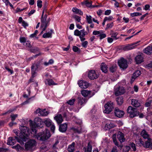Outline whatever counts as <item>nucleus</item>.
Wrapping results in <instances>:
<instances>
[{"label": "nucleus", "mask_w": 152, "mask_h": 152, "mask_svg": "<svg viewBox=\"0 0 152 152\" xmlns=\"http://www.w3.org/2000/svg\"><path fill=\"white\" fill-rule=\"evenodd\" d=\"M20 130L19 137L22 140L26 142L29 134V128L25 126H21L20 127Z\"/></svg>", "instance_id": "nucleus-1"}, {"label": "nucleus", "mask_w": 152, "mask_h": 152, "mask_svg": "<svg viewBox=\"0 0 152 152\" xmlns=\"http://www.w3.org/2000/svg\"><path fill=\"white\" fill-rule=\"evenodd\" d=\"M50 136L49 131L47 129L45 132H40L36 136L37 139L40 140L45 141L48 139Z\"/></svg>", "instance_id": "nucleus-2"}, {"label": "nucleus", "mask_w": 152, "mask_h": 152, "mask_svg": "<svg viewBox=\"0 0 152 152\" xmlns=\"http://www.w3.org/2000/svg\"><path fill=\"white\" fill-rule=\"evenodd\" d=\"M88 32L85 31L84 29L79 31L77 29L74 31V35L77 36H79L81 41H83L86 39L84 38L85 36L88 34Z\"/></svg>", "instance_id": "nucleus-3"}, {"label": "nucleus", "mask_w": 152, "mask_h": 152, "mask_svg": "<svg viewBox=\"0 0 152 152\" xmlns=\"http://www.w3.org/2000/svg\"><path fill=\"white\" fill-rule=\"evenodd\" d=\"M127 111V113L129 114V117L131 118H134L139 115V112L137 111V109L131 106L128 107Z\"/></svg>", "instance_id": "nucleus-4"}, {"label": "nucleus", "mask_w": 152, "mask_h": 152, "mask_svg": "<svg viewBox=\"0 0 152 152\" xmlns=\"http://www.w3.org/2000/svg\"><path fill=\"white\" fill-rule=\"evenodd\" d=\"M105 109L104 112L107 114H109L111 112L114 108L113 102L111 101L108 102L104 105Z\"/></svg>", "instance_id": "nucleus-5"}, {"label": "nucleus", "mask_w": 152, "mask_h": 152, "mask_svg": "<svg viewBox=\"0 0 152 152\" xmlns=\"http://www.w3.org/2000/svg\"><path fill=\"white\" fill-rule=\"evenodd\" d=\"M118 64L120 68L123 69H126L128 67L127 61L123 58L118 61Z\"/></svg>", "instance_id": "nucleus-6"}, {"label": "nucleus", "mask_w": 152, "mask_h": 152, "mask_svg": "<svg viewBox=\"0 0 152 152\" xmlns=\"http://www.w3.org/2000/svg\"><path fill=\"white\" fill-rule=\"evenodd\" d=\"M99 75L98 73L94 70H91L89 71L88 74V77L91 80H94L97 78Z\"/></svg>", "instance_id": "nucleus-7"}, {"label": "nucleus", "mask_w": 152, "mask_h": 152, "mask_svg": "<svg viewBox=\"0 0 152 152\" xmlns=\"http://www.w3.org/2000/svg\"><path fill=\"white\" fill-rule=\"evenodd\" d=\"M36 142L34 140H31L25 144V146L26 149L27 150H30L33 147L35 146Z\"/></svg>", "instance_id": "nucleus-8"}, {"label": "nucleus", "mask_w": 152, "mask_h": 152, "mask_svg": "<svg viewBox=\"0 0 152 152\" xmlns=\"http://www.w3.org/2000/svg\"><path fill=\"white\" fill-rule=\"evenodd\" d=\"M139 41L135 42V43L128 44L123 45L122 47V49L125 51L129 50L134 48L136 45L137 44Z\"/></svg>", "instance_id": "nucleus-9"}, {"label": "nucleus", "mask_w": 152, "mask_h": 152, "mask_svg": "<svg viewBox=\"0 0 152 152\" xmlns=\"http://www.w3.org/2000/svg\"><path fill=\"white\" fill-rule=\"evenodd\" d=\"M42 64V61L39 60L35 61L31 66V69L37 71L40 67Z\"/></svg>", "instance_id": "nucleus-10"}, {"label": "nucleus", "mask_w": 152, "mask_h": 152, "mask_svg": "<svg viewBox=\"0 0 152 152\" xmlns=\"http://www.w3.org/2000/svg\"><path fill=\"white\" fill-rule=\"evenodd\" d=\"M14 138L15 139H14L13 137H9L8 138V140L7 141V144L9 145H13L15 144V139L18 140V141L21 144H22V142H21L19 140L18 138L17 137H15ZM22 143L23 144V142H22Z\"/></svg>", "instance_id": "nucleus-11"}, {"label": "nucleus", "mask_w": 152, "mask_h": 152, "mask_svg": "<svg viewBox=\"0 0 152 152\" xmlns=\"http://www.w3.org/2000/svg\"><path fill=\"white\" fill-rule=\"evenodd\" d=\"M50 19L49 18L48 20H46L45 19H41V27L43 28V31L45 30L48 24L50 22Z\"/></svg>", "instance_id": "nucleus-12"}, {"label": "nucleus", "mask_w": 152, "mask_h": 152, "mask_svg": "<svg viewBox=\"0 0 152 152\" xmlns=\"http://www.w3.org/2000/svg\"><path fill=\"white\" fill-rule=\"evenodd\" d=\"M125 92L124 88L123 87H119L115 90V94L116 96L121 95Z\"/></svg>", "instance_id": "nucleus-13"}, {"label": "nucleus", "mask_w": 152, "mask_h": 152, "mask_svg": "<svg viewBox=\"0 0 152 152\" xmlns=\"http://www.w3.org/2000/svg\"><path fill=\"white\" fill-rule=\"evenodd\" d=\"M114 113L115 115L119 118L122 117L124 114V112L123 111L120 110L117 108H115Z\"/></svg>", "instance_id": "nucleus-14"}, {"label": "nucleus", "mask_w": 152, "mask_h": 152, "mask_svg": "<svg viewBox=\"0 0 152 152\" xmlns=\"http://www.w3.org/2000/svg\"><path fill=\"white\" fill-rule=\"evenodd\" d=\"M77 101L78 104L81 106L80 107V109L82 107V105L86 102L87 99L85 97H79L77 98Z\"/></svg>", "instance_id": "nucleus-15"}, {"label": "nucleus", "mask_w": 152, "mask_h": 152, "mask_svg": "<svg viewBox=\"0 0 152 152\" xmlns=\"http://www.w3.org/2000/svg\"><path fill=\"white\" fill-rule=\"evenodd\" d=\"M79 86L82 88H86L88 87V83L85 81L80 80L78 82Z\"/></svg>", "instance_id": "nucleus-16"}, {"label": "nucleus", "mask_w": 152, "mask_h": 152, "mask_svg": "<svg viewBox=\"0 0 152 152\" xmlns=\"http://www.w3.org/2000/svg\"><path fill=\"white\" fill-rule=\"evenodd\" d=\"M135 60L137 64L141 63L143 61V54L141 53L140 54L137 56L135 58Z\"/></svg>", "instance_id": "nucleus-17"}, {"label": "nucleus", "mask_w": 152, "mask_h": 152, "mask_svg": "<svg viewBox=\"0 0 152 152\" xmlns=\"http://www.w3.org/2000/svg\"><path fill=\"white\" fill-rule=\"evenodd\" d=\"M91 91H88L86 90L83 89L81 91V94L85 97L87 96H88L89 98L91 96Z\"/></svg>", "instance_id": "nucleus-18"}, {"label": "nucleus", "mask_w": 152, "mask_h": 152, "mask_svg": "<svg viewBox=\"0 0 152 152\" xmlns=\"http://www.w3.org/2000/svg\"><path fill=\"white\" fill-rule=\"evenodd\" d=\"M117 136L118 140L121 143L124 142L125 139L124 135L122 133L120 132H118Z\"/></svg>", "instance_id": "nucleus-19"}, {"label": "nucleus", "mask_w": 152, "mask_h": 152, "mask_svg": "<svg viewBox=\"0 0 152 152\" xmlns=\"http://www.w3.org/2000/svg\"><path fill=\"white\" fill-rule=\"evenodd\" d=\"M143 51L147 55L152 54V45L148 46L143 50Z\"/></svg>", "instance_id": "nucleus-20"}, {"label": "nucleus", "mask_w": 152, "mask_h": 152, "mask_svg": "<svg viewBox=\"0 0 152 152\" xmlns=\"http://www.w3.org/2000/svg\"><path fill=\"white\" fill-rule=\"evenodd\" d=\"M43 123V122L42 119L40 118H36L35 119V123L37 127H42Z\"/></svg>", "instance_id": "nucleus-21"}, {"label": "nucleus", "mask_w": 152, "mask_h": 152, "mask_svg": "<svg viewBox=\"0 0 152 152\" xmlns=\"http://www.w3.org/2000/svg\"><path fill=\"white\" fill-rule=\"evenodd\" d=\"M131 104L134 107H139L140 106V103L137 99H132L131 100Z\"/></svg>", "instance_id": "nucleus-22"}, {"label": "nucleus", "mask_w": 152, "mask_h": 152, "mask_svg": "<svg viewBox=\"0 0 152 152\" xmlns=\"http://www.w3.org/2000/svg\"><path fill=\"white\" fill-rule=\"evenodd\" d=\"M141 74V72L140 70H138L135 71L133 74L131 79V82H133L135 79L140 76Z\"/></svg>", "instance_id": "nucleus-23"}, {"label": "nucleus", "mask_w": 152, "mask_h": 152, "mask_svg": "<svg viewBox=\"0 0 152 152\" xmlns=\"http://www.w3.org/2000/svg\"><path fill=\"white\" fill-rule=\"evenodd\" d=\"M54 119L58 124L61 123L63 121L62 117L61 114H58L54 117Z\"/></svg>", "instance_id": "nucleus-24"}, {"label": "nucleus", "mask_w": 152, "mask_h": 152, "mask_svg": "<svg viewBox=\"0 0 152 152\" xmlns=\"http://www.w3.org/2000/svg\"><path fill=\"white\" fill-rule=\"evenodd\" d=\"M67 124L66 123L60 125L59 128V131L62 132H64L67 129Z\"/></svg>", "instance_id": "nucleus-25"}, {"label": "nucleus", "mask_w": 152, "mask_h": 152, "mask_svg": "<svg viewBox=\"0 0 152 152\" xmlns=\"http://www.w3.org/2000/svg\"><path fill=\"white\" fill-rule=\"evenodd\" d=\"M140 135L141 136L145 139H148L150 138L149 134L144 129L141 132Z\"/></svg>", "instance_id": "nucleus-26"}, {"label": "nucleus", "mask_w": 152, "mask_h": 152, "mask_svg": "<svg viewBox=\"0 0 152 152\" xmlns=\"http://www.w3.org/2000/svg\"><path fill=\"white\" fill-rule=\"evenodd\" d=\"M108 66L107 65L104 63H102L101 65V69L103 72L107 73L108 71Z\"/></svg>", "instance_id": "nucleus-27"}, {"label": "nucleus", "mask_w": 152, "mask_h": 152, "mask_svg": "<svg viewBox=\"0 0 152 152\" xmlns=\"http://www.w3.org/2000/svg\"><path fill=\"white\" fill-rule=\"evenodd\" d=\"M75 143L73 142L72 144L69 145L68 147L67 150L69 152H73L75 150Z\"/></svg>", "instance_id": "nucleus-28"}, {"label": "nucleus", "mask_w": 152, "mask_h": 152, "mask_svg": "<svg viewBox=\"0 0 152 152\" xmlns=\"http://www.w3.org/2000/svg\"><path fill=\"white\" fill-rule=\"evenodd\" d=\"M45 84H48L49 86L56 85V84L51 79H48L45 80Z\"/></svg>", "instance_id": "nucleus-29"}, {"label": "nucleus", "mask_w": 152, "mask_h": 152, "mask_svg": "<svg viewBox=\"0 0 152 152\" xmlns=\"http://www.w3.org/2000/svg\"><path fill=\"white\" fill-rule=\"evenodd\" d=\"M92 149V145L90 142H89L88 143L87 148L84 147L83 148V150L85 152H91Z\"/></svg>", "instance_id": "nucleus-30"}, {"label": "nucleus", "mask_w": 152, "mask_h": 152, "mask_svg": "<svg viewBox=\"0 0 152 152\" xmlns=\"http://www.w3.org/2000/svg\"><path fill=\"white\" fill-rule=\"evenodd\" d=\"M116 135L115 134H114L112 136L113 137V140L114 143L115 145L117 146L118 147H122V146L120 145H119L118 143V142L117 141L116 138Z\"/></svg>", "instance_id": "nucleus-31"}, {"label": "nucleus", "mask_w": 152, "mask_h": 152, "mask_svg": "<svg viewBox=\"0 0 152 152\" xmlns=\"http://www.w3.org/2000/svg\"><path fill=\"white\" fill-rule=\"evenodd\" d=\"M43 123L47 127H49L52 124V121L49 119H46L43 121Z\"/></svg>", "instance_id": "nucleus-32"}, {"label": "nucleus", "mask_w": 152, "mask_h": 152, "mask_svg": "<svg viewBox=\"0 0 152 152\" xmlns=\"http://www.w3.org/2000/svg\"><path fill=\"white\" fill-rule=\"evenodd\" d=\"M73 12H75L77 14H79L81 15H83V13L82 11L76 7L73 8L72 9Z\"/></svg>", "instance_id": "nucleus-33"}, {"label": "nucleus", "mask_w": 152, "mask_h": 152, "mask_svg": "<svg viewBox=\"0 0 152 152\" xmlns=\"http://www.w3.org/2000/svg\"><path fill=\"white\" fill-rule=\"evenodd\" d=\"M115 126V124L111 122L107 123L105 127H107L108 129H110L112 128H113Z\"/></svg>", "instance_id": "nucleus-34"}, {"label": "nucleus", "mask_w": 152, "mask_h": 152, "mask_svg": "<svg viewBox=\"0 0 152 152\" xmlns=\"http://www.w3.org/2000/svg\"><path fill=\"white\" fill-rule=\"evenodd\" d=\"M147 139L148 140L146 141L145 144L144 143L143 145V146L146 148H149V146H150L151 139L149 138Z\"/></svg>", "instance_id": "nucleus-35"}, {"label": "nucleus", "mask_w": 152, "mask_h": 152, "mask_svg": "<svg viewBox=\"0 0 152 152\" xmlns=\"http://www.w3.org/2000/svg\"><path fill=\"white\" fill-rule=\"evenodd\" d=\"M49 113V112L48 111H46V109L42 110L41 113V116H47Z\"/></svg>", "instance_id": "nucleus-36"}, {"label": "nucleus", "mask_w": 152, "mask_h": 152, "mask_svg": "<svg viewBox=\"0 0 152 152\" xmlns=\"http://www.w3.org/2000/svg\"><path fill=\"white\" fill-rule=\"evenodd\" d=\"M116 101L118 104L121 105L123 102V98L122 97H118L116 99Z\"/></svg>", "instance_id": "nucleus-37"}, {"label": "nucleus", "mask_w": 152, "mask_h": 152, "mask_svg": "<svg viewBox=\"0 0 152 152\" xmlns=\"http://www.w3.org/2000/svg\"><path fill=\"white\" fill-rule=\"evenodd\" d=\"M118 34V33L117 32H112V33L111 34V37H112L114 40H116L118 39V38L117 37Z\"/></svg>", "instance_id": "nucleus-38"}, {"label": "nucleus", "mask_w": 152, "mask_h": 152, "mask_svg": "<svg viewBox=\"0 0 152 152\" xmlns=\"http://www.w3.org/2000/svg\"><path fill=\"white\" fill-rule=\"evenodd\" d=\"M86 19L87 22L88 23H91V22H92V17L91 15H86Z\"/></svg>", "instance_id": "nucleus-39"}, {"label": "nucleus", "mask_w": 152, "mask_h": 152, "mask_svg": "<svg viewBox=\"0 0 152 152\" xmlns=\"http://www.w3.org/2000/svg\"><path fill=\"white\" fill-rule=\"evenodd\" d=\"M136 144L140 146H143L144 143L141 138H140L136 140Z\"/></svg>", "instance_id": "nucleus-40"}, {"label": "nucleus", "mask_w": 152, "mask_h": 152, "mask_svg": "<svg viewBox=\"0 0 152 152\" xmlns=\"http://www.w3.org/2000/svg\"><path fill=\"white\" fill-rule=\"evenodd\" d=\"M76 99L75 98L69 100L66 102V103L70 105H72L74 104V102L75 101Z\"/></svg>", "instance_id": "nucleus-41"}, {"label": "nucleus", "mask_w": 152, "mask_h": 152, "mask_svg": "<svg viewBox=\"0 0 152 152\" xmlns=\"http://www.w3.org/2000/svg\"><path fill=\"white\" fill-rule=\"evenodd\" d=\"M52 35L51 33L49 32L44 33L42 36L44 38L51 37Z\"/></svg>", "instance_id": "nucleus-42"}, {"label": "nucleus", "mask_w": 152, "mask_h": 152, "mask_svg": "<svg viewBox=\"0 0 152 152\" xmlns=\"http://www.w3.org/2000/svg\"><path fill=\"white\" fill-rule=\"evenodd\" d=\"M18 116V114H12L10 115V118H11V121H13L16 118H17Z\"/></svg>", "instance_id": "nucleus-43"}, {"label": "nucleus", "mask_w": 152, "mask_h": 152, "mask_svg": "<svg viewBox=\"0 0 152 152\" xmlns=\"http://www.w3.org/2000/svg\"><path fill=\"white\" fill-rule=\"evenodd\" d=\"M83 4H86V5L88 7H90L91 5V3L89 2L88 0H86L82 3Z\"/></svg>", "instance_id": "nucleus-44"}, {"label": "nucleus", "mask_w": 152, "mask_h": 152, "mask_svg": "<svg viewBox=\"0 0 152 152\" xmlns=\"http://www.w3.org/2000/svg\"><path fill=\"white\" fill-rule=\"evenodd\" d=\"M142 15V13L140 12H134L130 14V15L132 17Z\"/></svg>", "instance_id": "nucleus-45"}, {"label": "nucleus", "mask_w": 152, "mask_h": 152, "mask_svg": "<svg viewBox=\"0 0 152 152\" xmlns=\"http://www.w3.org/2000/svg\"><path fill=\"white\" fill-rule=\"evenodd\" d=\"M31 77L33 78L35 77L37 75V71L31 69Z\"/></svg>", "instance_id": "nucleus-46"}, {"label": "nucleus", "mask_w": 152, "mask_h": 152, "mask_svg": "<svg viewBox=\"0 0 152 152\" xmlns=\"http://www.w3.org/2000/svg\"><path fill=\"white\" fill-rule=\"evenodd\" d=\"M42 111V110L40 108H38L34 112V113L36 114H38L39 116H41Z\"/></svg>", "instance_id": "nucleus-47"}, {"label": "nucleus", "mask_w": 152, "mask_h": 152, "mask_svg": "<svg viewBox=\"0 0 152 152\" xmlns=\"http://www.w3.org/2000/svg\"><path fill=\"white\" fill-rule=\"evenodd\" d=\"M42 111V110L40 108H38L34 112V113L36 114H38L39 116H41Z\"/></svg>", "instance_id": "nucleus-48"}, {"label": "nucleus", "mask_w": 152, "mask_h": 152, "mask_svg": "<svg viewBox=\"0 0 152 152\" xmlns=\"http://www.w3.org/2000/svg\"><path fill=\"white\" fill-rule=\"evenodd\" d=\"M20 42L21 43H25L26 41V39L25 37H20L19 38Z\"/></svg>", "instance_id": "nucleus-49"}, {"label": "nucleus", "mask_w": 152, "mask_h": 152, "mask_svg": "<svg viewBox=\"0 0 152 152\" xmlns=\"http://www.w3.org/2000/svg\"><path fill=\"white\" fill-rule=\"evenodd\" d=\"M113 26V22H111L110 23H108L107 24V27L106 28V29H107L109 28H111Z\"/></svg>", "instance_id": "nucleus-50"}, {"label": "nucleus", "mask_w": 152, "mask_h": 152, "mask_svg": "<svg viewBox=\"0 0 152 152\" xmlns=\"http://www.w3.org/2000/svg\"><path fill=\"white\" fill-rule=\"evenodd\" d=\"M73 50L75 52H80V49L76 46H74L72 47Z\"/></svg>", "instance_id": "nucleus-51"}, {"label": "nucleus", "mask_w": 152, "mask_h": 152, "mask_svg": "<svg viewBox=\"0 0 152 152\" xmlns=\"http://www.w3.org/2000/svg\"><path fill=\"white\" fill-rule=\"evenodd\" d=\"M23 45L29 48L31 47L30 42L28 41H26L25 43L23 44Z\"/></svg>", "instance_id": "nucleus-52"}, {"label": "nucleus", "mask_w": 152, "mask_h": 152, "mask_svg": "<svg viewBox=\"0 0 152 152\" xmlns=\"http://www.w3.org/2000/svg\"><path fill=\"white\" fill-rule=\"evenodd\" d=\"M130 147H131L132 149L134 151H135L136 150V147L134 143H131L130 145Z\"/></svg>", "instance_id": "nucleus-53"}, {"label": "nucleus", "mask_w": 152, "mask_h": 152, "mask_svg": "<svg viewBox=\"0 0 152 152\" xmlns=\"http://www.w3.org/2000/svg\"><path fill=\"white\" fill-rule=\"evenodd\" d=\"M130 149V147L129 146H125L123 149V151L126 152H128Z\"/></svg>", "instance_id": "nucleus-54"}, {"label": "nucleus", "mask_w": 152, "mask_h": 152, "mask_svg": "<svg viewBox=\"0 0 152 152\" xmlns=\"http://www.w3.org/2000/svg\"><path fill=\"white\" fill-rule=\"evenodd\" d=\"M74 130L75 132L78 133H80L82 132V129L80 127L77 129H75Z\"/></svg>", "instance_id": "nucleus-55"}, {"label": "nucleus", "mask_w": 152, "mask_h": 152, "mask_svg": "<svg viewBox=\"0 0 152 152\" xmlns=\"http://www.w3.org/2000/svg\"><path fill=\"white\" fill-rule=\"evenodd\" d=\"M42 1L40 0H39L37 1V6L39 8H41L42 6Z\"/></svg>", "instance_id": "nucleus-56"}, {"label": "nucleus", "mask_w": 152, "mask_h": 152, "mask_svg": "<svg viewBox=\"0 0 152 152\" xmlns=\"http://www.w3.org/2000/svg\"><path fill=\"white\" fill-rule=\"evenodd\" d=\"M73 18L75 19V20L76 21H77L79 22H80L81 20L80 17L78 16L77 15H75L73 17Z\"/></svg>", "instance_id": "nucleus-57"}, {"label": "nucleus", "mask_w": 152, "mask_h": 152, "mask_svg": "<svg viewBox=\"0 0 152 152\" xmlns=\"http://www.w3.org/2000/svg\"><path fill=\"white\" fill-rule=\"evenodd\" d=\"M110 71L111 72H113L115 70V66H112L110 67Z\"/></svg>", "instance_id": "nucleus-58"}, {"label": "nucleus", "mask_w": 152, "mask_h": 152, "mask_svg": "<svg viewBox=\"0 0 152 152\" xmlns=\"http://www.w3.org/2000/svg\"><path fill=\"white\" fill-rule=\"evenodd\" d=\"M38 31L37 30H36L34 32L30 35V37L31 38L34 37H35L37 34H38Z\"/></svg>", "instance_id": "nucleus-59"}, {"label": "nucleus", "mask_w": 152, "mask_h": 152, "mask_svg": "<svg viewBox=\"0 0 152 152\" xmlns=\"http://www.w3.org/2000/svg\"><path fill=\"white\" fill-rule=\"evenodd\" d=\"M100 37V39H102L106 37V35L104 34H101L99 35Z\"/></svg>", "instance_id": "nucleus-60"}, {"label": "nucleus", "mask_w": 152, "mask_h": 152, "mask_svg": "<svg viewBox=\"0 0 152 152\" xmlns=\"http://www.w3.org/2000/svg\"><path fill=\"white\" fill-rule=\"evenodd\" d=\"M88 44V42L87 41H85L82 43V46L85 48H86Z\"/></svg>", "instance_id": "nucleus-61"}, {"label": "nucleus", "mask_w": 152, "mask_h": 152, "mask_svg": "<svg viewBox=\"0 0 152 152\" xmlns=\"http://www.w3.org/2000/svg\"><path fill=\"white\" fill-rule=\"evenodd\" d=\"M40 148L41 150H43L44 151H47L48 149V148H47V147L45 145H42V146L40 147Z\"/></svg>", "instance_id": "nucleus-62"}, {"label": "nucleus", "mask_w": 152, "mask_h": 152, "mask_svg": "<svg viewBox=\"0 0 152 152\" xmlns=\"http://www.w3.org/2000/svg\"><path fill=\"white\" fill-rule=\"evenodd\" d=\"M22 23V26L24 28H25L26 26H28V23L25 22L24 20H23Z\"/></svg>", "instance_id": "nucleus-63"}, {"label": "nucleus", "mask_w": 152, "mask_h": 152, "mask_svg": "<svg viewBox=\"0 0 152 152\" xmlns=\"http://www.w3.org/2000/svg\"><path fill=\"white\" fill-rule=\"evenodd\" d=\"M113 19V17L112 16H110L109 17H106L104 18V19H105V20L107 21V20H112V19Z\"/></svg>", "instance_id": "nucleus-64"}]
</instances>
